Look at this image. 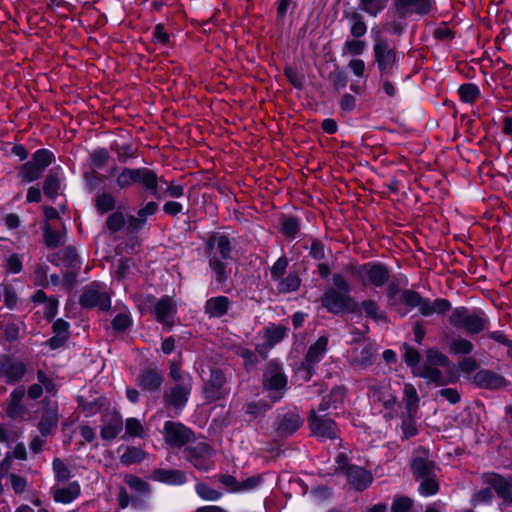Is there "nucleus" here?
I'll return each instance as SVG.
<instances>
[{"mask_svg": "<svg viewBox=\"0 0 512 512\" xmlns=\"http://www.w3.org/2000/svg\"><path fill=\"white\" fill-rule=\"evenodd\" d=\"M204 253L208 259L212 277L217 286L223 288L226 286L231 272L232 245L230 238L220 232L212 233L204 243Z\"/></svg>", "mask_w": 512, "mask_h": 512, "instance_id": "f257e3e1", "label": "nucleus"}, {"mask_svg": "<svg viewBox=\"0 0 512 512\" xmlns=\"http://www.w3.org/2000/svg\"><path fill=\"white\" fill-rule=\"evenodd\" d=\"M110 176H115V184L121 190L128 189L133 184L139 183L148 194L160 199V192L158 189L159 178L153 170L147 167H123L118 169V167L114 166L110 170Z\"/></svg>", "mask_w": 512, "mask_h": 512, "instance_id": "f03ea898", "label": "nucleus"}, {"mask_svg": "<svg viewBox=\"0 0 512 512\" xmlns=\"http://www.w3.org/2000/svg\"><path fill=\"white\" fill-rule=\"evenodd\" d=\"M262 391L272 403L279 402L288 390V377L282 363L270 360L262 370Z\"/></svg>", "mask_w": 512, "mask_h": 512, "instance_id": "7ed1b4c3", "label": "nucleus"}, {"mask_svg": "<svg viewBox=\"0 0 512 512\" xmlns=\"http://www.w3.org/2000/svg\"><path fill=\"white\" fill-rule=\"evenodd\" d=\"M449 323L456 329L463 330L468 335L479 334L488 328L489 319L480 309H468L460 306L452 310Z\"/></svg>", "mask_w": 512, "mask_h": 512, "instance_id": "20e7f679", "label": "nucleus"}, {"mask_svg": "<svg viewBox=\"0 0 512 512\" xmlns=\"http://www.w3.org/2000/svg\"><path fill=\"white\" fill-rule=\"evenodd\" d=\"M373 40L374 63L377 65L382 78L391 76L398 67L397 51L390 46L388 39L380 33L374 36Z\"/></svg>", "mask_w": 512, "mask_h": 512, "instance_id": "39448f33", "label": "nucleus"}, {"mask_svg": "<svg viewBox=\"0 0 512 512\" xmlns=\"http://www.w3.org/2000/svg\"><path fill=\"white\" fill-rule=\"evenodd\" d=\"M53 153L48 149H38L31 159L20 167L18 177L24 183L39 179L44 170L52 163Z\"/></svg>", "mask_w": 512, "mask_h": 512, "instance_id": "423d86ee", "label": "nucleus"}, {"mask_svg": "<svg viewBox=\"0 0 512 512\" xmlns=\"http://www.w3.org/2000/svg\"><path fill=\"white\" fill-rule=\"evenodd\" d=\"M353 274L358 277L364 286L375 288L383 287L390 279V271L380 262H368L353 269Z\"/></svg>", "mask_w": 512, "mask_h": 512, "instance_id": "0eeeda50", "label": "nucleus"}, {"mask_svg": "<svg viewBox=\"0 0 512 512\" xmlns=\"http://www.w3.org/2000/svg\"><path fill=\"white\" fill-rule=\"evenodd\" d=\"M79 304L86 309L98 308L100 311H108L111 308V297L104 284L92 282L84 288Z\"/></svg>", "mask_w": 512, "mask_h": 512, "instance_id": "6e6552de", "label": "nucleus"}, {"mask_svg": "<svg viewBox=\"0 0 512 512\" xmlns=\"http://www.w3.org/2000/svg\"><path fill=\"white\" fill-rule=\"evenodd\" d=\"M321 305L331 314L355 312L356 303L349 293L327 288L322 294Z\"/></svg>", "mask_w": 512, "mask_h": 512, "instance_id": "1a4fd4ad", "label": "nucleus"}, {"mask_svg": "<svg viewBox=\"0 0 512 512\" xmlns=\"http://www.w3.org/2000/svg\"><path fill=\"white\" fill-rule=\"evenodd\" d=\"M146 302L149 303L150 313L155 317L157 322L164 327H173L177 308L170 296L165 295L160 299H156L154 296L150 295L147 297Z\"/></svg>", "mask_w": 512, "mask_h": 512, "instance_id": "9d476101", "label": "nucleus"}, {"mask_svg": "<svg viewBox=\"0 0 512 512\" xmlns=\"http://www.w3.org/2000/svg\"><path fill=\"white\" fill-rule=\"evenodd\" d=\"M435 6V0H393L391 9L395 16L409 18L413 15H429Z\"/></svg>", "mask_w": 512, "mask_h": 512, "instance_id": "9b49d317", "label": "nucleus"}, {"mask_svg": "<svg viewBox=\"0 0 512 512\" xmlns=\"http://www.w3.org/2000/svg\"><path fill=\"white\" fill-rule=\"evenodd\" d=\"M183 453L185 459L199 471H209L214 467L212 448L205 442L186 447Z\"/></svg>", "mask_w": 512, "mask_h": 512, "instance_id": "f8f14e48", "label": "nucleus"}, {"mask_svg": "<svg viewBox=\"0 0 512 512\" xmlns=\"http://www.w3.org/2000/svg\"><path fill=\"white\" fill-rule=\"evenodd\" d=\"M308 424L313 435L321 439H336L339 437V430L329 414H318L311 410Z\"/></svg>", "mask_w": 512, "mask_h": 512, "instance_id": "ddd939ff", "label": "nucleus"}, {"mask_svg": "<svg viewBox=\"0 0 512 512\" xmlns=\"http://www.w3.org/2000/svg\"><path fill=\"white\" fill-rule=\"evenodd\" d=\"M192 391V384L182 381V384L166 385L163 391V403L176 411H182L186 406Z\"/></svg>", "mask_w": 512, "mask_h": 512, "instance_id": "4468645a", "label": "nucleus"}, {"mask_svg": "<svg viewBox=\"0 0 512 512\" xmlns=\"http://www.w3.org/2000/svg\"><path fill=\"white\" fill-rule=\"evenodd\" d=\"M27 372L26 364L8 354L0 355V379L7 384L20 382Z\"/></svg>", "mask_w": 512, "mask_h": 512, "instance_id": "2eb2a0df", "label": "nucleus"}, {"mask_svg": "<svg viewBox=\"0 0 512 512\" xmlns=\"http://www.w3.org/2000/svg\"><path fill=\"white\" fill-rule=\"evenodd\" d=\"M226 382L227 379L225 373L221 369H211L210 377L205 382L203 388L205 399L209 402H215L225 398L229 394Z\"/></svg>", "mask_w": 512, "mask_h": 512, "instance_id": "dca6fc26", "label": "nucleus"}, {"mask_svg": "<svg viewBox=\"0 0 512 512\" xmlns=\"http://www.w3.org/2000/svg\"><path fill=\"white\" fill-rule=\"evenodd\" d=\"M163 437L171 447L180 448L194 440V433L182 423L166 421L163 428Z\"/></svg>", "mask_w": 512, "mask_h": 512, "instance_id": "f3484780", "label": "nucleus"}, {"mask_svg": "<svg viewBox=\"0 0 512 512\" xmlns=\"http://www.w3.org/2000/svg\"><path fill=\"white\" fill-rule=\"evenodd\" d=\"M414 374L426 379L428 384H433L434 386H444L456 381V376L450 367L446 368V371H442L438 367L423 365L417 368V372L415 371Z\"/></svg>", "mask_w": 512, "mask_h": 512, "instance_id": "a211bd4d", "label": "nucleus"}, {"mask_svg": "<svg viewBox=\"0 0 512 512\" xmlns=\"http://www.w3.org/2000/svg\"><path fill=\"white\" fill-rule=\"evenodd\" d=\"M328 336L322 335L312 344L302 363V369L306 372L307 378H310L314 371V365L319 363L325 356L328 346Z\"/></svg>", "mask_w": 512, "mask_h": 512, "instance_id": "6ab92c4d", "label": "nucleus"}, {"mask_svg": "<svg viewBox=\"0 0 512 512\" xmlns=\"http://www.w3.org/2000/svg\"><path fill=\"white\" fill-rule=\"evenodd\" d=\"M303 424L302 417L296 411L279 412L276 421V433L280 437H288L294 434Z\"/></svg>", "mask_w": 512, "mask_h": 512, "instance_id": "aec40b11", "label": "nucleus"}, {"mask_svg": "<svg viewBox=\"0 0 512 512\" xmlns=\"http://www.w3.org/2000/svg\"><path fill=\"white\" fill-rule=\"evenodd\" d=\"M345 476L350 488L359 492L366 490L374 479L370 471L357 465H348Z\"/></svg>", "mask_w": 512, "mask_h": 512, "instance_id": "412c9836", "label": "nucleus"}, {"mask_svg": "<svg viewBox=\"0 0 512 512\" xmlns=\"http://www.w3.org/2000/svg\"><path fill=\"white\" fill-rule=\"evenodd\" d=\"M420 294L414 290L404 289L395 297V302L390 301L388 306L400 317H405L413 308L419 304Z\"/></svg>", "mask_w": 512, "mask_h": 512, "instance_id": "4be33fe9", "label": "nucleus"}, {"mask_svg": "<svg viewBox=\"0 0 512 512\" xmlns=\"http://www.w3.org/2000/svg\"><path fill=\"white\" fill-rule=\"evenodd\" d=\"M25 392L23 386H18L10 393L4 406V411L8 418L12 420L22 419L27 413V409L22 403Z\"/></svg>", "mask_w": 512, "mask_h": 512, "instance_id": "5701e85b", "label": "nucleus"}, {"mask_svg": "<svg viewBox=\"0 0 512 512\" xmlns=\"http://www.w3.org/2000/svg\"><path fill=\"white\" fill-rule=\"evenodd\" d=\"M484 483L493 488L504 504L512 503V482L497 473H486Z\"/></svg>", "mask_w": 512, "mask_h": 512, "instance_id": "b1692460", "label": "nucleus"}, {"mask_svg": "<svg viewBox=\"0 0 512 512\" xmlns=\"http://www.w3.org/2000/svg\"><path fill=\"white\" fill-rule=\"evenodd\" d=\"M474 384L481 389L496 390L507 385L504 376L488 369H480L473 376Z\"/></svg>", "mask_w": 512, "mask_h": 512, "instance_id": "393cba45", "label": "nucleus"}, {"mask_svg": "<svg viewBox=\"0 0 512 512\" xmlns=\"http://www.w3.org/2000/svg\"><path fill=\"white\" fill-rule=\"evenodd\" d=\"M38 383L31 384L27 389L28 398L31 400L39 399L44 390L51 395H55L58 391L54 380L49 377L43 370L37 371Z\"/></svg>", "mask_w": 512, "mask_h": 512, "instance_id": "a878e982", "label": "nucleus"}, {"mask_svg": "<svg viewBox=\"0 0 512 512\" xmlns=\"http://www.w3.org/2000/svg\"><path fill=\"white\" fill-rule=\"evenodd\" d=\"M163 380L164 378L160 370L149 368L139 374L137 384L143 391L155 393L160 390Z\"/></svg>", "mask_w": 512, "mask_h": 512, "instance_id": "bb28decb", "label": "nucleus"}, {"mask_svg": "<svg viewBox=\"0 0 512 512\" xmlns=\"http://www.w3.org/2000/svg\"><path fill=\"white\" fill-rule=\"evenodd\" d=\"M411 468L416 480L436 476L435 463L429 458L427 451H423L421 455L413 458Z\"/></svg>", "mask_w": 512, "mask_h": 512, "instance_id": "cd10ccee", "label": "nucleus"}, {"mask_svg": "<svg viewBox=\"0 0 512 512\" xmlns=\"http://www.w3.org/2000/svg\"><path fill=\"white\" fill-rule=\"evenodd\" d=\"M419 304L417 307L419 308V313L422 316L428 317L437 314H444L451 309V303L444 298H437L434 301H431L428 298H423L420 295Z\"/></svg>", "mask_w": 512, "mask_h": 512, "instance_id": "c85d7f7f", "label": "nucleus"}, {"mask_svg": "<svg viewBox=\"0 0 512 512\" xmlns=\"http://www.w3.org/2000/svg\"><path fill=\"white\" fill-rule=\"evenodd\" d=\"M151 478L168 485H182L187 481L186 473L179 469H154Z\"/></svg>", "mask_w": 512, "mask_h": 512, "instance_id": "c756f323", "label": "nucleus"}, {"mask_svg": "<svg viewBox=\"0 0 512 512\" xmlns=\"http://www.w3.org/2000/svg\"><path fill=\"white\" fill-rule=\"evenodd\" d=\"M51 492L55 502L69 504L80 496L81 487L73 481L64 487H52Z\"/></svg>", "mask_w": 512, "mask_h": 512, "instance_id": "7c9ffc66", "label": "nucleus"}, {"mask_svg": "<svg viewBox=\"0 0 512 512\" xmlns=\"http://www.w3.org/2000/svg\"><path fill=\"white\" fill-rule=\"evenodd\" d=\"M230 305L231 302L228 297L215 296L206 300L204 311L210 318H220L228 312Z\"/></svg>", "mask_w": 512, "mask_h": 512, "instance_id": "2f4dec72", "label": "nucleus"}, {"mask_svg": "<svg viewBox=\"0 0 512 512\" xmlns=\"http://www.w3.org/2000/svg\"><path fill=\"white\" fill-rule=\"evenodd\" d=\"M374 361V353L371 345H365L361 349H354L351 352V365L357 370H364L371 366Z\"/></svg>", "mask_w": 512, "mask_h": 512, "instance_id": "473e14b6", "label": "nucleus"}, {"mask_svg": "<svg viewBox=\"0 0 512 512\" xmlns=\"http://www.w3.org/2000/svg\"><path fill=\"white\" fill-rule=\"evenodd\" d=\"M48 260L56 266L74 267L79 264L78 255L74 247L64 249L48 256Z\"/></svg>", "mask_w": 512, "mask_h": 512, "instance_id": "72a5a7b5", "label": "nucleus"}, {"mask_svg": "<svg viewBox=\"0 0 512 512\" xmlns=\"http://www.w3.org/2000/svg\"><path fill=\"white\" fill-rule=\"evenodd\" d=\"M358 312L367 318H370L376 322L388 323L387 314L380 309V306L375 300L366 299L363 300L358 307Z\"/></svg>", "mask_w": 512, "mask_h": 512, "instance_id": "f704fd0d", "label": "nucleus"}, {"mask_svg": "<svg viewBox=\"0 0 512 512\" xmlns=\"http://www.w3.org/2000/svg\"><path fill=\"white\" fill-rule=\"evenodd\" d=\"M121 449H123V453L120 455L119 460L120 463L124 466L139 464L143 462L148 456L147 452L136 446H121L118 450L120 451Z\"/></svg>", "mask_w": 512, "mask_h": 512, "instance_id": "c9c22d12", "label": "nucleus"}, {"mask_svg": "<svg viewBox=\"0 0 512 512\" xmlns=\"http://www.w3.org/2000/svg\"><path fill=\"white\" fill-rule=\"evenodd\" d=\"M59 415L57 409H46L38 422V430L43 437L52 433L53 429L57 426Z\"/></svg>", "mask_w": 512, "mask_h": 512, "instance_id": "e433bc0d", "label": "nucleus"}, {"mask_svg": "<svg viewBox=\"0 0 512 512\" xmlns=\"http://www.w3.org/2000/svg\"><path fill=\"white\" fill-rule=\"evenodd\" d=\"M270 409L271 405L265 400L250 401L243 406L244 413L248 417L249 423L264 417L266 412Z\"/></svg>", "mask_w": 512, "mask_h": 512, "instance_id": "4c0bfd02", "label": "nucleus"}, {"mask_svg": "<svg viewBox=\"0 0 512 512\" xmlns=\"http://www.w3.org/2000/svg\"><path fill=\"white\" fill-rule=\"evenodd\" d=\"M345 18L349 22V31L353 38H361L367 33V24L360 13H345Z\"/></svg>", "mask_w": 512, "mask_h": 512, "instance_id": "58836bf2", "label": "nucleus"}, {"mask_svg": "<svg viewBox=\"0 0 512 512\" xmlns=\"http://www.w3.org/2000/svg\"><path fill=\"white\" fill-rule=\"evenodd\" d=\"M280 231L288 239H295L300 231L301 221L293 215H282L280 218Z\"/></svg>", "mask_w": 512, "mask_h": 512, "instance_id": "ea45409f", "label": "nucleus"}, {"mask_svg": "<svg viewBox=\"0 0 512 512\" xmlns=\"http://www.w3.org/2000/svg\"><path fill=\"white\" fill-rule=\"evenodd\" d=\"M275 282H277L278 292L283 294L297 291L301 285V279L296 272H289L286 277L282 276Z\"/></svg>", "mask_w": 512, "mask_h": 512, "instance_id": "a19ab883", "label": "nucleus"}, {"mask_svg": "<svg viewBox=\"0 0 512 512\" xmlns=\"http://www.w3.org/2000/svg\"><path fill=\"white\" fill-rule=\"evenodd\" d=\"M403 393L406 413L417 414L420 399L414 385L411 383H405Z\"/></svg>", "mask_w": 512, "mask_h": 512, "instance_id": "79ce46f5", "label": "nucleus"}, {"mask_svg": "<svg viewBox=\"0 0 512 512\" xmlns=\"http://www.w3.org/2000/svg\"><path fill=\"white\" fill-rule=\"evenodd\" d=\"M124 482L138 495L149 498L151 494V486L142 478L133 474H127L124 477Z\"/></svg>", "mask_w": 512, "mask_h": 512, "instance_id": "37998d69", "label": "nucleus"}, {"mask_svg": "<svg viewBox=\"0 0 512 512\" xmlns=\"http://www.w3.org/2000/svg\"><path fill=\"white\" fill-rule=\"evenodd\" d=\"M133 325L132 316L127 308L115 315L111 327L115 334H121L129 330Z\"/></svg>", "mask_w": 512, "mask_h": 512, "instance_id": "c03bdc74", "label": "nucleus"}, {"mask_svg": "<svg viewBox=\"0 0 512 512\" xmlns=\"http://www.w3.org/2000/svg\"><path fill=\"white\" fill-rule=\"evenodd\" d=\"M77 403L85 417H92L101 411V409L105 406L106 401L104 398H97L88 401L83 396H78Z\"/></svg>", "mask_w": 512, "mask_h": 512, "instance_id": "a18cd8bd", "label": "nucleus"}, {"mask_svg": "<svg viewBox=\"0 0 512 512\" xmlns=\"http://www.w3.org/2000/svg\"><path fill=\"white\" fill-rule=\"evenodd\" d=\"M195 492L203 501L216 502L223 497V493L220 490L213 488L203 481H198L195 484Z\"/></svg>", "mask_w": 512, "mask_h": 512, "instance_id": "49530a36", "label": "nucleus"}, {"mask_svg": "<svg viewBox=\"0 0 512 512\" xmlns=\"http://www.w3.org/2000/svg\"><path fill=\"white\" fill-rule=\"evenodd\" d=\"M122 420L120 417H114L101 427L100 436L103 440L111 441L115 439L122 430Z\"/></svg>", "mask_w": 512, "mask_h": 512, "instance_id": "de8ad7c7", "label": "nucleus"}, {"mask_svg": "<svg viewBox=\"0 0 512 512\" xmlns=\"http://www.w3.org/2000/svg\"><path fill=\"white\" fill-rule=\"evenodd\" d=\"M342 398V392L339 389H333L331 393L328 396H325L322 398V401L318 405V408L315 410L318 414H329L327 412L331 408L334 410L337 409V402L340 401Z\"/></svg>", "mask_w": 512, "mask_h": 512, "instance_id": "09e8293b", "label": "nucleus"}, {"mask_svg": "<svg viewBox=\"0 0 512 512\" xmlns=\"http://www.w3.org/2000/svg\"><path fill=\"white\" fill-rule=\"evenodd\" d=\"M94 204L100 214H105L114 210L115 197L109 192H103L95 197Z\"/></svg>", "mask_w": 512, "mask_h": 512, "instance_id": "8fccbe9b", "label": "nucleus"}, {"mask_svg": "<svg viewBox=\"0 0 512 512\" xmlns=\"http://www.w3.org/2000/svg\"><path fill=\"white\" fill-rule=\"evenodd\" d=\"M388 0H359V8L372 17L379 15L387 6Z\"/></svg>", "mask_w": 512, "mask_h": 512, "instance_id": "3c124183", "label": "nucleus"}, {"mask_svg": "<svg viewBox=\"0 0 512 512\" xmlns=\"http://www.w3.org/2000/svg\"><path fill=\"white\" fill-rule=\"evenodd\" d=\"M407 279L405 277H393L391 280L389 279L386 287V296H387V303L390 301L395 302V297L399 295L403 290L401 289L402 286L407 285Z\"/></svg>", "mask_w": 512, "mask_h": 512, "instance_id": "603ef678", "label": "nucleus"}, {"mask_svg": "<svg viewBox=\"0 0 512 512\" xmlns=\"http://www.w3.org/2000/svg\"><path fill=\"white\" fill-rule=\"evenodd\" d=\"M458 94L463 102L472 103L480 96V90L474 83H465L458 88Z\"/></svg>", "mask_w": 512, "mask_h": 512, "instance_id": "864d4df0", "label": "nucleus"}, {"mask_svg": "<svg viewBox=\"0 0 512 512\" xmlns=\"http://www.w3.org/2000/svg\"><path fill=\"white\" fill-rule=\"evenodd\" d=\"M474 350V345L470 340L459 337L450 342V351L457 355H468Z\"/></svg>", "mask_w": 512, "mask_h": 512, "instance_id": "5fc2aeb1", "label": "nucleus"}, {"mask_svg": "<svg viewBox=\"0 0 512 512\" xmlns=\"http://www.w3.org/2000/svg\"><path fill=\"white\" fill-rule=\"evenodd\" d=\"M427 364L433 367L449 368V358L438 349L431 348L427 351Z\"/></svg>", "mask_w": 512, "mask_h": 512, "instance_id": "6e6d98bb", "label": "nucleus"}, {"mask_svg": "<svg viewBox=\"0 0 512 512\" xmlns=\"http://www.w3.org/2000/svg\"><path fill=\"white\" fill-rule=\"evenodd\" d=\"M416 414H408L403 417L401 423V431L403 434V439H409L418 434V428L415 420Z\"/></svg>", "mask_w": 512, "mask_h": 512, "instance_id": "4d7b16f0", "label": "nucleus"}, {"mask_svg": "<svg viewBox=\"0 0 512 512\" xmlns=\"http://www.w3.org/2000/svg\"><path fill=\"white\" fill-rule=\"evenodd\" d=\"M418 487V492L424 496L435 495L439 490V483L436 480V476H430L427 478H421Z\"/></svg>", "mask_w": 512, "mask_h": 512, "instance_id": "13d9d810", "label": "nucleus"}, {"mask_svg": "<svg viewBox=\"0 0 512 512\" xmlns=\"http://www.w3.org/2000/svg\"><path fill=\"white\" fill-rule=\"evenodd\" d=\"M44 242L48 248H56L64 244L65 233L53 231L50 227L44 230Z\"/></svg>", "mask_w": 512, "mask_h": 512, "instance_id": "bf43d9fd", "label": "nucleus"}, {"mask_svg": "<svg viewBox=\"0 0 512 512\" xmlns=\"http://www.w3.org/2000/svg\"><path fill=\"white\" fill-rule=\"evenodd\" d=\"M54 477L57 482L64 483L71 478V471L67 465L59 458H54L52 462Z\"/></svg>", "mask_w": 512, "mask_h": 512, "instance_id": "052dcab7", "label": "nucleus"}, {"mask_svg": "<svg viewBox=\"0 0 512 512\" xmlns=\"http://www.w3.org/2000/svg\"><path fill=\"white\" fill-rule=\"evenodd\" d=\"M60 181L56 174L50 172L45 178L43 191L46 197L54 199L58 195Z\"/></svg>", "mask_w": 512, "mask_h": 512, "instance_id": "680f3d73", "label": "nucleus"}, {"mask_svg": "<svg viewBox=\"0 0 512 512\" xmlns=\"http://www.w3.org/2000/svg\"><path fill=\"white\" fill-rule=\"evenodd\" d=\"M125 225V216L122 212L116 211L111 213L105 222L106 228L111 234L119 232Z\"/></svg>", "mask_w": 512, "mask_h": 512, "instance_id": "e2e57ef3", "label": "nucleus"}, {"mask_svg": "<svg viewBox=\"0 0 512 512\" xmlns=\"http://www.w3.org/2000/svg\"><path fill=\"white\" fill-rule=\"evenodd\" d=\"M287 335V329L282 326H271L265 329V339L270 345L281 342Z\"/></svg>", "mask_w": 512, "mask_h": 512, "instance_id": "0e129e2a", "label": "nucleus"}, {"mask_svg": "<svg viewBox=\"0 0 512 512\" xmlns=\"http://www.w3.org/2000/svg\"><path fill=\"white\" fill-rule=\"evenodd\" d=\"M403 360L407 366L413 368V373L417 372V366L420 362V354L414 347L404 344L403 345Z\"/></svg>", "mask_w": 512, "mask_h": 512, "instance_id": "69168bd1", "label": "nucleus"}, {"mask_svg": "<svg viewBox=\"0 0 512 512\" xmlns=\"http://www.w3.org/2000/svg\"><path fill=\"white\" fill-rule=\"evenodd\" d=\"M169 376L174 381L173 384H182V381L186 382V380L188 381V384H192L193 383L192 376L189 373H187V372H183L181 370L180 365L177 364V363H174V362H172L170 364Z\"/></svg>", "mask_w": 512, "mask_h": 512, "instance_id": "338daca9", "label": "nucleus"}, {"mask_svg": "<svg viewBox=\"0 0 512 512\" xmlns=\"http://www.w3.org/2000/svg\"><path fill=\"white\" fill-rule=\"evenodd\" d=\"M109 152L105 148H97L90 154L91 166L94 169L103 168L109 160Z\"/></svg>", "mask_w": 512, "mask_h": 512, "instance_id": "774afa93", "label": "nucleus"}]
</instances>
